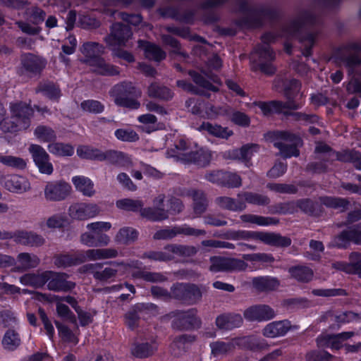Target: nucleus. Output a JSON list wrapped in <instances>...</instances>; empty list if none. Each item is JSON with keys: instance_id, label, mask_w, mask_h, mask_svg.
Instances as JSON below:
<instances>
[{"instance_id": "obj_1", "label": "nucleus", "mask_w": 361, "mask_h": 361, "mask_svg": "<svg viewBox=\"0 0 361 361\" xmlns=\"http://www.w3.org/2000/svg\"><path fill=\"white\" fill-rule=\"evenodd\" d=\"M10 114L4 106L0 104V129L4 133H16L25 130L30 126V118L34 111L30 103L11 102Z\"/></svg>"}, {"instance_id": "obj_2", "label": "nucleus", "mask_w": 361, "mask_h": 361, "mask_svg": "<svg viewBox=\"0 0 361 361\" xmlns=\"http://www.w3.org/2000/svg\"><path fill=\"white\" fill-rule=\"evenodd\" d=\"M166 154L169 157L175 158L183 163H193L200 166L208 165L212 159L211 152L208 149L182 139L176 143L173 148L169 149Z\"/></svg>"}, {"instance_id": "obj_3", "label": "nucleus", "mask_w": 361, "mask_h": 361, "mask_svg": "<svg viewBox=\"0 0 361 361\" xmlns=\"http://www.w3.org/2000/svg\"><path fill=\"white\" fill-rule=\"evenodd\" d=\"M104 50L103 45L94 42H85L80 48L82 54L86 57L85 62L92 66L94 71L107 75L118 74L119 71L116 66L106 63L101 57Z\"/></svg>"}, {"instance_id": "obj_4", "label": "nucleus", "mask_w": 361, "mask_h": 361, "mask_svg": "<svg viewBox=\"0 0 361 361\" xmlns=\"http://www.w3.org/2000/svg\"><path fill=\"white\" fill-rule=\"evenodd\" d=\"M274 39L275 36L271 33H267L262 36V41L263 44L257 47L254 53L252 54V69H259L267 75L274 73L276 68L272 62L275 59V54L269 45Z\"/></svg>"}, {"instance_id": "obj_5", "label": "nucleus", "mask_w": 361, "mask_h": 361, "mask_svg": "<svg viewBox=\"0 0 361 361\" xmlns=\"http://www.w3.org/2000/svg\"><path fill=\"white\" fill-rule=\"evenodd\" d=\"M266 139L273 142L283 157L299 156L298 147L302 145V140L298 136L286 131H274L268 133Z\"/></svg>"}, {"instance_id": "obj_6", "label": "nucleus", "mask_w": 361, "mask_h": 361, "mask_svg": "<svg viewBox=\"0 0 361 361\" xmlns=\"http://www.w3.org/2000/svg\"><path fill=\"white\" fill-rule=\"evenodd\" d=\"M141 94V91L130 82L118 83L110 91V95L116 105L133 109L140 107V104L137 99Z\"/></svg>"}, {"instance_id": "obj_7", "label": "nucleus", "mask_w": 361, "mask_h": 361, "mask_svg": "<svg viewBox=\"0 0 361 361\" xmlns=\"http://www.w3.org/2000/svg\"><path fill=\"white\" fill-rule=\"evenodd\" d=\"M197 311L195 308L187 310H176L170 312L168 317L173 319L172 327L178 330H190L199 328L201 320L197 316Z\"/></svg>"}, {"instance_id": "obj_8", "label": "nucleus", "mask_w": 361, "mask_h": 361, "mask_svg": "<svg viewBox=\"0 0 361 361\" xmlns=\"http://www.w3.org/2000/svg\"><path fill=\"white\" fill-rule=\"evenodd\" d=\"M111 267H106L102 271H97L101 267V264H89L83 267L86 271L91 272L95 279L99 281H106L111 278L116 276L118 272L124 274L129 267H136L138 262H132L131 264H126L123 262H113Z\"/></svg>"}, {"instance_id": "obj_9", "label": "nucleus", "mask_w": 361, "mask_h": 361, "mask_svg": "<svg viewBox=\"0 0 361 361\" xmlns=\"http://www.w3.org/2000/svg\"><path fill=\"white\" fill-rule=\"evenodd\" d=\"M211 265L209 270L212 272H232L244 271L247 267L245 261L237 258H228L214 256L209 259Z\"/></svg>"}, {"instance_id": "obj_10", "label": "nucleus", "mask_w": 361, "mask_h": 361, "mask_svg": "<svg viewBox=\"0 0 361 361\" xmlns=\"http://www.w3.org/2000/svg\"><path fill=\"white\" fill-rule=\"evenodd\" d=\"M101 209L94 202H77L68 208L69 216L73 220L87 221L99 214Z\"/></svg>"}, {"instance_id": "obj_11", "label": "nucleus", "mask_w": 361, "mask_h": 361, "mask_svg": "<svg viewBox=\"0 0 361 361\" xmlns=\"http://www.w3.org/2000/svg\"><path fill=\"white\" fill-rule=\"evenodd\" d=\"M174 298L192 305L199 302L202 296L201 290L195 285L177 283L171 288Z\"/></svg>"}, {"instance_id": "obj_12", "label": "nucleus", "mask_w": 361, "mask_h": 361, "mask_svg": "<svg viewBox=\"0 0 361 361\" xmlns=\"http://www.w3.org/2000/svg\"><path fill=\"white\" fill-rule=\"evenodd\" d=\"M71 185L64 180L48 182L44 190L45 199L53 202L64 200L71 195Z\"/></svg>"}, {"instance_id": "obj_13", "label": "nucleus", "mask_w": 361, "mask_h": 361, "mask_svg": "<svg viewBox=\"0 0 361 361\" xmlns=\"http://www.w3.org/2000/svg\"><path fill=\"white\" fill-rule=\"evenodd\" d=\"M0 184L8 191L23 194L29 191L31 188L28 179L23 176L17 174L4 175L0 178Z\"/></svg>"}, {"instance_id": "obj_14", "label": "nucleus", "mask_w": 361, "mask_h": 361, "mask_svg": "<svg viewBox=\"0 0 361 361\" xmlns=\"http://www.w3.org/2000/svg\"><path fill=\"white\" fill-rule=\"evenodd\" d=\"M274 310L264 304L252 305L243 312L244 318L248 322H264L276 317Z\"/></svg>"}, {"instance_id": "obj_15", "label": "nucleus", "mask_w": 361, "mask_h": 361, "mask_svg": "<svg viewBox=\"0 0 361 361\" xmlns=\"http://www.w3.org/2000/svg\"><path fill=\"white\" fill-rule=\"evenodd\" d=\"M132 31L128 25L122 23H115L111 27L110 34L105 37L108 46H126L128 39L132 37Z\"/></svg>"}, {"instance_id": "obj_16", "label": "nucleus", "mask_w": 361, "mask_h": 361, "mask_svg": "<svg viewBox=\"0 0 361 361\" xmlns=\"http://www.w3.org/2000/svg\"><path fill=\"white\" fill-rule=\"evenodd\" d=\"M47 274H48L46 276L47 288L50 290L68 292L75 287V283L68 281V276L65 273L47 271Z\"/></svg>"}, {"instance_id": "obj_17", "label": "nucleus", "mask_w": 361, "mask_h": 361, "mask_svg": "<svg viewBox=\"0 0 361 361\" xmlns=\"http://www.w3.org/2000/svg\"><path fill=\"white\" fill-rule=\"evenodd\" d=\"M12 240L17 244L38 247L45 243L44 237L32 231L18 229L13 231Z\"/></svg>"}, {"instance_id": "obj_18", "label": "nucleus", "mask_w": 361, "mask_h": 361, "mask_svg": "<svg viewBox=\"0 0 361 361\" xmlns=\"http://www.w3.org/2000/svg\"><path fill=\"white\" fill-rule=\"evenodd\" d=\"M315 15L312 11H303L284 29L283 36H296L305 25L314 24Z\"/></svg>"}, {"instance_id": "obj_19", "label": "nucleus", "mask_w": 361, "mask_h": 361, "mask_svg": "<svg viewBox=\"0 0 361 361\" xmlns=\"http://www.w3.org/2000/svg\"><path fill=\"white\" fill-rule=\"evenodd\" d=\"M291 329V323L287 319L274 321L264 326L262 334L266 338H276L284 336Z\"/></svg>"}, {"instance_id": "obj_20", "label": "nucleus", "mask_w": 361, "mask_h": 361, "mask_svg": "<svg viewBox=\"0 0 361 361\" xmlns=\"http://www.w3.org/2000/svg\"><path fill=\"white\" fill-rule=\"evenodd\" d=\"M253 240L276 247H288L291 243L290 239L288 237L282 236L279 233L263 231H254Z\"/></svg>"}, {"instance_id": "obj_21", "label": "nucleus", "mask_w": 361, "mask_h": 361, "mask_svg": "<svg viewBox=\"0 0 361 361\" xmlns=\"http://www.w3.org/2000/svg\"><path fill=\"white\" fill-rule=\"evenodd\" d=\"M253 105L258 106L264 116H268L272 113H280L286 109H297L302 106V104H294L291 101L286 102L280 101L256 102L253 103Z\"/></svg>"}, {"instance_id": "obj_22", "label": "nucleus", "mask_w": 361, "mask_h": 361, "mask_svg": "<svg viewBox=\"0 0 361 361\" xmlns=\"http://www.w3.org/2000/svg\"><path fill=\"white\" fill-rule=\"evenodd\" d=\"M315 152L317 154H324L329 160L334 161L335 159L345 162H353V159L356 158V152L343 151L342 152H336L332 151L331 148L324 143H319L316 146Z\"/></svg>"}, {"instance_id": "obj_23", "label": "nucleus", "mask_w": 361, "mask_h": 361, "mask_svg": "<svg viewBox=\"0 0 361 361\" xmlns=\"http://www.w3.org/2000/svg\"><path fill=\"white\" fill-rule=\"evenodd\" d=\"M164 201V195H159L154 200V203L157 206L156 208L147 207L141 209L140 214L142 216L153 221H162L169 217L168 211L164 210L160 207Z\"/></svg>"}, {"instance_id": "obj_24", "label": "nucleus", "mask_w": 361, "mask_h": 361, "mask_svg": "<svg viewBox=\"0 0 361 361\" xmlns=\"http://www.w3.org/2000/svg\"><path fill=\"white\" fill-rule=\"evenodd\" d=\"M215 322L219 329L230 331L241 326L243 319L240 314L229 312L219 315Z\"/></svg>"}, {"instance_id": "obj_25", "label": "nucleus", "mask_w": 361, "mask_h": 361, "mask_svg": "<svg viewBox=\"0 0 361 361\" xmlns=\"http://www.w3.org/2000/svg\"><path fill=\"white\" fill-rule=\"evenodd\" d=\"M80 251L81 255H83L82 263L87 260L97 261L116 258L118 255V252L115 248L90 249Z\"/></svg>"}, {"instance_id": "obj_26", "label": "nucleus", "mask_w": 361, "mask_h": 361, "mask_svg": "<svg viewBox=\"0 0 361 361\" xmlns=\"http://www.w3.org/2000/svg\"><path fill=\"white\" fill-rule=\"evenodd\" d=\"M80 241L87 247L106 246L111 241L110 237L103 233L87 231L81 234Z\"/></svg>"}, {"instance_id": "obj_27", "label": "nucleus", "mask_w": 361, "mask_h": 361, "mask_svg": "<svg viewBox=\"0 0 361 361\" xmlns=\"http://www.w3.org/2000/svg\"><path fill=\"white\" fill-rule=\"evenodd\" d=\"M46 61L32 54H25L21 56V64L28 73L37 74L40 73L46 66Z\"/></svg>"}, {"instance_id": "obj_28", "label": "nucleus", "mask_w": 361, "mask_h": 361, "mask_svg": "<svg viewBox=\"0 0 361 361\" xmlns=\"http://www.w3.org/2000/svg\"><path fill=\"white\" fill-rule=\"evenodd\" d=\"M71 181L75 190L82 193V195L92 197L95 193L94 185L93 181L88 177L84 176H75L72 178Z\"/></svg>"}, {"instance_id": "obj_29", "label": "nucleus", "mask_w": 361, "mask_h": 361, "mask_svg": "<svg viewBox=\"0 0 361 361\" xmlns=\"http://www.w3.org/2000/svg\"><path fill=\"white\" fill-rule=\"evenodd\" d=\"M54 264L59 268H66L82 264L83 255L81 251L74 253H66L56 255L54 257Z\"/></svg>"}, {"instance_id": "obj_30", "label": "nucleus", "mask_w": 361, "mask_h": 361, "mask_svg": "<svg viewBox=\"0 0 361 361\" xmlns=\"http://www.w3.org/2000/svg\"><path fill=\"white\" fill-rule=\"evenodd\" d=\"M39 257L32 253L21 252L18 255L16 261L15 260L16 270L26 271L30 269L37 267L39 264Z\"/></svg>"}, {"instance_id": "obj_31", "label": "nucleus", "mask_w": 361, "mask_h": 361, "mask_svg": "<svg viewBox=\"0 0 361 361\" xmlns=\"http://www.w3.org/2000/svg\"><path fill=\"white\" fill-rule=\"evenodd\" d=\"M216 203L222 209L232 212H241L245 209L246 204L240 197V193L238 195L237 199L229 197H219L216 199Z\"/></svg>"}, {"instance_id": "obj_32", "label": "nucleus", "mask_w": 361, "mask_h": 361, "mask_svg": "<svg viewBox=\"0 0 361 361\" xmlns=\"http://www.w3.org/2000/svg\"><path fill=\"white\" fill-rule=\"evenodd\" d=\"M47 271L42 272L27 273L20 277L21 284L26 286H31L35 288L43 287L47 282L46 276Z\"/></svg>"}, {"instance_id": "obj_33", "label": "nucleus", "mask_w": 361, "mask_h": 361, "mask_svg": "<svg viewBox=\"0 0 361 361\" xmlns=\"http://www.w3.org/2000/svg\"><path fill=\"white\" fill-rule=\"evenodd\" d=\"M138 46L143 49L145 57L149 60L160 61L166 58L165 51L156 44L139 40Z\"/></svg>"}, {"instance_id": "obj_34", "label": "nucleus", "mask_w": 361, "mask_h": 361, "mask_svg": "<svg viewBox=\"0 0 361 361\" xmlns=\"http://www.w3.org/2000/svg\"><path fill=\"white\" fill-rule=\"evenodd\" d=\"M157 343L154 341L151 342L135 343L131 348L132 354L139 358L151 356L157 351Z\"/></svg>"}, {"instance_id": "obj_35", "label": "nucleus", "mask_w": 361, "mask_h": 361, "mask_svg": "<svg viewBox=\"0 0 361 361\" xmlns=\"http://www.w3.org/2000/svg\"><path fill=\"white\" fill-rule=\"evenodd\" d=\"M235 345L252 350L262 349L265 347V341L255 336H247L234 338Z\"/></svg>"}, {"instance_id": "obj_36", "label": "nucleus", "mask_w": 361, "mask_h": 361, "mask_svg": "<svg viewBox=\"0 0 361 361\" xmlns=\"http://www.w3.org/2000/svg\"><path fill=\"white\" fill-rule=\"evenodd\" d=\"M197 129L200 131L207 132L213 136L222 139H228L233 134V131L228 128H224L219 125L212 124L209 122L202 123Z\"/></svg>"}, {"instance_id": "obj_37", "label": "nucleus", "mask_w": 361, "mask_h": 361, "mask_svg": "<svg viewBox=\"0 0 361 361\" xmlns=\"http://www.w3.org/2000/svg\"><path fill=\"white\" fill-rule=\"evenodd\" d=\"M167 249L171 252V260H174L176 257H192L197 252V249L192 245L169 244L167 245Z\"/></svg>"}, {"instance_id": "obj_38", "label": "nucleus", "mask_w": 361, "mask_h": 361, "mask_svg": "<svg viewBox=\"0 0 361 361\" xmlns=\"http://www.w3.org/2000/svg\"><path fill=\"white\" fill-rule=\"evenodd\" d=\"M195 336L192 335L183 334L174 338L171 345V350L175 356H178L184 353L189 345L195 341Z\"/></svg>"}, {"instance_id": "obj_39", "label": "nucleus", "mask_w": 361, "mask_h": 361, "mask_svg": "<svg viewBox=\"0 0 361 361\" xmlns=\"http://www.w3.org/2000/svg\"><path fill=\"white\" fill-rule=\"evenodd\" d=\"M132 277L136 279H142L149 283H163L167 281L168 278L161 272H153L145 270H137L132 273Z\"/></svg>"}, {"instance_id": "obj_40", "label": "nucleus", "mask_w": 361, "mask_h": 361, "mask_svg": "<svg viewBox=\"0 0 361 361\" xmlns=\"http://www.w3.org/2000/svg\"><path fill=\"white\" fill-rule=\"evenodd\" d=\"M147 94L152 98L169 100L173 97V92L168 87L157 82H152L147 89Z\"/></svg>"}, {"instance_id": "obj_41", "label": "nucleus", "mask_w": 361, "mask_h": 361, "mask_svg": "<svg viewBox=\"0 0 361 361\" xmlns=\"http://www.w3.org/2000/svg\"><path fill=\"white\" fill-rule=\"evenodd\" d=\"M257 145H246L240 149H235L229 152L231 158L233 159H239L243 161H249L253 154L258 150Z\"/></svg>"}, {"instance_id": "obj_42", "label": "nucleus", "mask_w": 361, "mask_h": 361, "mask_svg": "<svg viewBox=\"0 0 361 361\" xmlns=\"http://www.w3.org/2000/svg\"><path fill=\"white\" fill-rule=\"evenodd\" d=\"M138 237V232L132 227H123L119 229L114 237L118 244L128 245L135 242Z\"/></svg>"}, {"instance_id": "obj_43", "label": "nucleus", "mask_w": 361, "mask_h": 361, "mask_svg": "<svg viewBox=\"0 0 361 361\" xmlns=\"http://www.w3.org/2000/svg\"><path fill=\"white\" fill-rule=\"evenodd\" d=\"M1 343L3 348L8 351L16 350L21 343L20 335L13 329H8L3 336Z\"/></svg>"}, {"instance_id": "obj_44", "label": "nucleus", "mask_w": 361, "mask_h": 361, "mask_svg": "<svg viewBox=\"0 0 361 361\" xmlns=\"http://www.w3.org/2000/svg\"><path fill=\"white\" fill-rule=\"evenodd\" d=\"M288 272L293 279L302 283H307L313 278L312 270L305 266L292 267L289 268Z\"/></svg>"}, {"instance_id": "obj_45", "label": "nucleus", "mask_w": 361, "mask_h": 361, "mask_svg": "<svg viewBox=\"0 0 361 361\" xmlns=\"http://www.w3.org/2000/svg\"><path fill=\"white\" fill-rule=\"evenodd\" d=\"M252 285L259 291H269L276 289L279 282L272 277H257L252 279Z\"/></svg>"}, {"instance_id": "obj_46", "label": "nucleus", "mask_w": 361, "mask_h": 361, "mask_svg": "<svg viewBox=\"0 0 361 361\" xmlns=\"http://www.w3.org/2000/svg\"><path fill=\"white\" fill-rule=\"evenodd\" d=\"M319 32H308L299 36V40L302 44V53L305 56H309L312 54V48L316 41L319 39Z\"/></svg>"}, {"instance_id": "obj_47", "label": "nucleus", "mask_w": 361, "mask_h": 361, "mask_svg": "<svg viewBox=\"0 0 361 361\" xmlns=\"http://www.w3.org/2000/svg\"><path fill=\"white\" fill-rule=\"evenodd\" d=\"M235 346L234 338L227 342L217 341L210 343L212 354L214 357H220L230 353Z\"/></svg>"}, {"instance_id": "obj_48", "label": "nucleus", "mask_w": 361, "mask_h": 361, "mask_svg": "<svg viewBox=\"0 0 361 361\" xmlns=\"http://www.w3.org/2000/svg\"><path fill=\"white\" fill-rule=\"evenodd\" d=\"M49 152L57 157H71L74 154V147L68 143L52 142L48 145Z\"/></svg>"}, {"instance_id": "obj_49", "label": "nucleus", "mask_w": 361, "mask_h": 361, "mask_svg": "<svg viewBox=\"0 0 361 361\" xmlns=\"http://www.w3.org/2000/svg\"><path fill=\"white\" fill-rule=\"evenodd\" d=\"M0 163L16 170H24L27 167L26 159L12 155L0 154Z\"/></svg>"}, {"instance_id": "obj_50", "label": "nucleus", "mask_w": 361, "mask_h": 361, "mask_svg": "<svg viewBox=\"0 0 361 361\" xmlns=\"http://www.w3.org/2000/svg\"><path fill=\"white\" fill-rule=\"evenodd\" d=\"M240 218L243 223L252 224L262 226L276 224L278 223V221L273 218L264 217L251 214H243L240 216Z\"/></svg>"}, {"instance_id": "obj_51", "label": "nucleus", "mask_w": 361, "mask_h": 361, "mask_svg": "<svg viewBox=\"0 0 361 361\" xmlns=\"http://www.w3.org/2000/svg\"><path fill=\"white\" fill-rule=\"evenodd\" d=\"M253 233L252 231L228 230L221 237L226 240L250 241L253 240Z\"/></svg>"}, {"instance_id": "obj_52", "label": "nucleus", "mask_w": 361, "mask_h": 361, "mask_svg": "<svg viewBox=\"0 0 361 361\" xmlns=\"http://www.w3.org/2000/svg\"><path fill=\"white\" fill-rule=\"evenodd\" d=\"M240 197H243V200L245 204L249 203L257 205H267L270 202L267 196L255 192H241Z\"/></svg>"}, {"instance_id": "obj_53", "label": "nucleus", "mask_w": 361, "mask_h": 361, "mask_svg": "<svg viewBox=\"0 0 361 361\" xmlns=\"http://www.w3.org/2000/svg\"><path fill=\"white\" fill-rule=\"evenodd\" d=\"M37 92L43 93L45 96L51 99H58L61 96L60 90L51 82L40 83L37 88Z\"/></svg>"}, {"instance_id": "obj_54", "label": "nucleus", "mask_w": 361, "mask_h": 361, "mask_svg": "<svg viewBox=\"0 0 361 361\" xmlns=\"http://www.w3.org/2000/svg\"><path fill=\"white\" fill-rule=\"evenodd\" d=\"M116 204L121 209L131 212L141 211L144 205L141 200L128 198L119 200L116 202Z\"/></svg>"}, {"instance_id": "obj_55", "label": "nucleus", "mask_w": 361, "mask_h": 361, "mask_svg": "<svg viewBox=\"0 0 361 361\" xmlns=\"http://www.w3.org/2000/svg\"><path fill=\"white\" fill-rule=\"evenodd\" d=\"M194 200L193 210L194 213L199 216L206 211L207 202L202 192L194 191L192 193Z\"/></svg>"}, {"instance_id": "obj_56", "label": "nucleus", "mask_w": 361, "mask_h": 361, "mask_svg": "<svg viewBox=\"0 0 361 361\" xmlns=\"http://www.w3.org/2000/svg\"><path fill=\"white\" fill-rule=\"evenodd\" d=\"M35 135L42 142H51L56 138L55 132L50 127L44 126L37 127L35 130Z\"/></svg>"}, {"instance_id": "obj_57", "label": "nucleus", "mask_w": 361, "mask_h": 361, "mask_svg": "<svg viewBox=\"0 0 361 361\" xmlns=\"http://www.w3.org/2000/svg\"><path fill=\"white\" fill-rule=\"evenodd\" d=\"M142 258H147L153 261L169 262L171 261V252L167 249V245L161 251H150L143 254Z\"/></svg>"}, {"instance_id": "obj_58", "label": "nucleus", "mask_w": 361, "mask_h": 361, "mask_svg": "<svg viewBox=\"0 0 361 361\" xmlns=\"http://www.w3.org/2000/svg\"><path fill=\"white\" fill-rule=\"evenodd\" d=\"M283 91L288 99L287 101H291L294 104H296L293 100V96L298 92L300 83L295 79H292L290 80L282 81Z\"/></svg>"}, {"instance_id": "obj_59", "label": "nucleus", "mask_w": 361, "mask_h": 361, "mask_svg": "<svg viewBox=\"0 0 361 361\" xmlns=\"http://www.w3.org/2000/svg\"><path fill=\"white\" fill-rule=\"evenodd\" d=\"M81 109L90 114H101L104 110V105L97 100L87 99L81 102Z\"/></svg>"}, {"instance_id": "obj_60", "label": "nucleus", "mask_w": 361, "mask_h": 361, "mask_svg": "<svg viewBox=\"0 0 361 361\" xmlns=\"http://www.w3.org/2000/svg\"><path fill=\"white\" fill-rule=\"evenodd\" d=\"M124 159V154L122 152L116 151L100 152L99 161L106 160L109 163L118 166H123L122 161Z\"/></svg>"}, {"instance_id": "obj_61", "label": "nucleus", "mask_w": 361, "mask_h": 361, "mask_svg": "<svg viewBox=\"0 0 361 361\" xmlns=\"http://www.w3.org/2000/svg\"><path fill=\"white\" fill-rule=\"evenodd\" d=\"M354 334L352 331L343 332L336 335L330 336L328 338V346L333 349H339L342 347V341L348 339Z\"/></svg>"}, {"instance_id": "obj_62", "label": "nucleus", "mask_w": 361, "mask_h": 361, "mask_svg": "<svg viewBox=\"0 0 361 361\" xmlns=\"http://www.w3.org/2000/svg\"><path fill=\"white\" fill-rule=\"evenodd\" d=\"M56 307L58 315L68 321L75 324L76 319L73 313L71 311L70 308L59 300H56Z\"/></svg>"}, {"instance_id": "obj_63", "label": "nucleus", "mask_w": 361, "mask_h": 361, "mask_svg": "<svg viewBox=\"0 0 361 361\" xmlns=\"http://www.w3.org/2000/svg\"><path fill=\"white\" fill-rule=\"evenodd\" d=\"M137 121L147 126L143 127V130L148 133L157 130L155 124L157 122V118L153 114H145L140 115L137 117Z\"/></svg>"}, {"instance_id": "obj_64", "label": "nucleus", "mask_w": 361, "mask_h": 361, "mask_svg": "<svg viewBox=\"0 0 361 361\" xmlns=\"http://www.w3.org/2000/svg\"><path fill=\"white\" fill-rule=\"evenodd\" d=\"M55 324L59 331V336L63 341L73 343L74 344L78 343L77 337L68 326L58 322H55Z\"/></svg>"}]
</instances>
